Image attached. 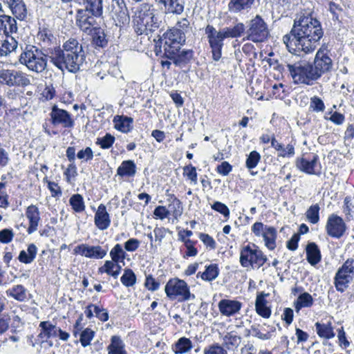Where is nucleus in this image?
<instances>
[{
	"mask_svg": "<svg viewBox=\"0 0 354 354\" xmlns=\"http://www.w3.org/2000/svg\"><path fill=\"white\" fill-rule=\"evenodd\" d=\"M255 308L257 313L264 318H268L270 316L271 310L266 306V301L263 296L258 295L256 299Z\"/></svg>",
	"mask_w": 354,
	"mask_h": 354,
	"instance_id": "43",
	"label": "nucleus"
},
{
	"mask_svg": "<svg viewBox=\"0 0 354 354\" xmlns=\"http://www.w3.org/2000/svg\"><path fill=\"white\" fill-rule=\"evenodd\" d=\"M221 346L225 348L227 351H234L239 346L241 338L234 332H229L224 335L222 337Z\"/></svg>",
	"mask_w": 354,
	"mask_h": 354,
	"instance_id": "25",
	"label": "nucleus"
},
{
	"mask_svg": "<svg viewBox=\"0 0 354 354\" xmlns=\"http://www.w3.org/2000/svg\"><path fill=\"white\" fill-rule=\"evenodd\" d=\"M249 333L260 339L266 340L269 339L271 337V335L270 333H263L260 331L259 327L257 326H252L251 328L249 330Z\"/></svg>",
	"mask_w": 354,
	"mask_h": 354,
	"instance_id": "63",
	"label": "nucleus"
},
{
	"mask_svg": "<svg viewBox=\"0 0 354 354\" xmlns=\"http://www.w3.org/2000/svg\"><path fill=\"white\" fill-rule=\"evenodd\" d=\"M287 68L295 84L312 86L319 79L313 65L306 60H300L293 64L288 63Z\"/></svg>",
	"mask_w": 354,
	"mask_h": 354,
	"instance_id": "5",
	"label": "nucleus"
},
{
	"mask_svg": "<svg viewBox=\"0 0 354 354\" xmlns=\"http://www.w3.org/2000/svg\"><path fill=\"white\" fill-rule=\"evenodd\" d=\"M52 48L40 50L34 46H26L21 54L19 61L22 64L35 73H40L44 71L47 66V60L49 59L48 53Z\"/></svg>",
	"mask_w": 354,
	"mask_h": 354,
	"instance_id": "4",
	"label": "nucleus"
},
{
	"mask_svg": "<svg viewBox=\"0 0 354 354\" xmlns=\"http://www.w3.org/2000/svg\"><path fill=\"white\" fill-rule=\"evenodd\" d=\"M170 215V211L162 205L157 206L153 211V216L155 218L163 220Z\"/></svg>",
	"mask_w": 354,
	"mask_h": 354,
	"instance_id": "61",
	"label": "nucleus"
},
{
	"mask_svg": "<svg viewBox=\"0 0 354 354\" xmlns=\"http://www.w3.org/2000/svg\"><path fill=\"white\" fill-rule=\"evenodd\" d=\"M165 55L167 58L173 60L175 65L183 66L192 59L193 51L192 50H180V47L173 48V49L166 50Z\"/></svg>",
	"mask_w": 354,
	"mask_h": 354,
	"instance_id": "17",
	"label": "nucleus"
},
{
	"mask_svg": "<svg viewBox=\"0 0 354 354\" xmlns=\"http://www.w3.org/2000/svg\"><path fill=\"white\" fill-rule=\"evenodd\" d=\"M15 234L11 229H3L0 231V242L2 243H10L13 238Z\"/></svg>",
	"mask_w": 354,
	"mask_h": 354,
	"instance_id": "62",
	"label": "nucleus"
},
{
	"mask_svg": "<svg viewBox=\"0 0 354 354\" xmlns=\"http://www.w3.org/2000/svg\"><path fill=\"white\" fill-rule=\"evenodd\" d=\"M164 50L173 48H180L185 44L186 37L183 32H180L175 28L170 29L164 34Z\"/></svg>",
	"mask_w": 354,
	"mask_h": 354,
	"instance_id": "18",
	"label": "nucleus"
},
{
	"mask_svg": "<svg viewBox=\"0 0 354 354\" xmlns=\"http://www.w3.org/2000/svg\"><path fill=\"white\" fill-rule=\"evenodd\" d=\"M211 207L212 209L223 215V216L227 219L229 218L230 213V209L224 203L219 201H216L212 205H211Z\"/></svg>",
	"mask_w": 354,
	"mask_h": 354,
	"instance_id": "58",
	"label": "nucleus"
},
{
	"mask_svg": "<svg viewBox=\"0 0 354 354\" xmlns=\"http://www.w3.org/2000/svg\"><path fill=\"white\" fill-rule=\"evenodd\" d=\"M254 3V0H230L228 10L232 13H239L248 11Z\"/></svg>",
	"mask_w": 354,
	"mask_h": 354,
	"instance_id": "26",
	"label": "nucleus"
},
{
	"mask_svg": "<svg viewBox=\"0 0 354 354\" xmlns=\"http://www.w3.org/2000/svg\"><path fill=\"white\" fill-rule=\"evenodd\" d=\"M269 35L268 25L259 15H257L248 21L243 40H249L254 43L264 42Z\"/></svg>",
	"mask_w": 354,
	"mask_h": 354,
	"instance_id": "8",
	"label": "nucleus"
},
{
	"mask_svg": "<svg viewBox=\"0 0 354 354\" xmlns=\"http://www.w3.org/2000/svg\"><path fill=\"white\" fill-rule=\"evenodd\" d=\"M69 203L75 212H82L85 209L84 198L81 194H73L69 199Z\"/></svg>",
	"mask_w": 354,
	"mask_h": 354,
	"instance_id": "47",
	"label": "nucleus"
},
{
	"mask_svg": "<svg viewBox=\"0 0 354 354\" xmlns=\"http://www.w3.org/2000/svg\"><path fill=\"white\" fill-rule=\"evenodd\" d=\"M315 326L317 333L320 337L328 339L335 337V334L330 322L326 323L316 322Z\"/></svg>",
	"mask_w": 354,
	"mask_h": 354,
	"instance_id": "36",
	"label": "nucleus"
},
{
	"mask_svg": "<svg viewBox=\"0 0 354 354\" xmlns=\"http://www.w3.org/2000/svg\"><path fill=\"white\" fill-rule=\"evenodd\" d=\"M306 250L307 261L311 266H315L321 261V252L315 243H309Z\"/></svg>",
	"mask_w": 354,
	"mask_h": 354,
	"instance_id": "30",
	"label": "nucleus"
},
{
	"mask_svg": "<svg viewBox=\"0 0 354 354\" xmlns=\"http://www.w3.org/2000/svg\"><path fill=\"white\" fill-rule=\"evenodd\" d=\"M94 222L100 230H105L110 226L111 218L104 205L100 204L98 206L95 214Z\"/></svg>",
	"mask_w": 354,
	"mask_h": 354,
	"instance_id": "20",
	"label": "nucleus"
},
{
	"mask_svg": "<svg viewBox=\"0 0 354 354\" xmlns=\"http://www.w3.org/2000/svg\"><path fill=\"white\" fill-rule=\"evenodd\" d=\"M17 47V41L12 37L0 34V56H6Z\"/></svg>",
	"mask_w": 354,
	"mask_h": 354,
	"instance_id": "24",
	"label": "nucleus"
},
{
	"mask_svg": "<svg viewBox=\"0 0 354 354\" xmlns=\"http://www.w3.org/2000/svg\"><path fill=\"white\" fill-rule=\"evenodd\" d=\"M109 9L117 26H124L129 23V16L123 0H111Z\"/></svg>",
	"mask_w": 354,
	"mask_h": 354,
	"instance_id": "12",
	"label": "nucleus"
},
{
	"mask_svg": "<svg viewBox=\"0 0 354 354\" xmlns=\"http://www.w3.org/2000/svg\"><path fill=\"white\" fill-rule=\"evenodd\" d=\"M310 109L315 112H323L325 110V105L320 97L313 96L310 98Z\"/></svg>",
	"mask_w": 354,
	"mask_h": 354,
	"instance_id": "56",
	"label": "nucleus"
},
{
	"mask_svg": "<svg viewBox=\"0 0 354 354\" xmlns=\"http://www.w3.org/2000/svg\"><path fill=\"white\" fill-rule=\"evenodd\" d=\"M107 248L100 245H89L82 243L76 246L73 250L74 254H80L89 259H103L107 254Z\"/></svg>",
	"mask_w": 354,
	"mask_h": 354,
	"instance_id": "13",
	"label": "nucleus"
},
{
	"mask_svg": "<svg viewBox=\"0 0 354 354\" xmlns=\"http://www.w3.org/2000/svg\"><path fill=\"white\" fill-rule=\"evenodd\" d=\"M346 224L340 216L332 214H330L326 224V230L328 236L333 238H340L346 232Z\"/></svg>",
	"mask_w": 354,
	"mask_h": 354,
	"instance_id": "14",
	"label": "nucleus"
},
{
	"mask_svg": "<svg viewBox=\"0 0 354 354\" xmlns=\"http://www.w3.org/2000/svg\"><path fill=\"white\" fill-rule=\"evenodd\" d=\"M75 2L84 6V10H90L93 15L100 16L102 14V0H75Z\"/></svg>",
	"mask_w": 354,
	"mask_h": 354,
	"instance_id": "32",
	"label": "nucleus"
},
{
	"mask_svg": "<svg viewBox=\"0 0 354 354\" xmlns=\"http://www.w3.org/2000/svg\"><path fill=\"white\" fill-rule=\"evenodd\" d=\"M319 157L313 154L312 159L308 160L304 157L298 158L295 161L296 167L308 174H315V168L317 164Z\"/></svg>",
	"mask_w": 354,
	"mask_h": 354,
	"instance_id": "21",
	"label": "nucleus"
},
{
	"mask_svg": "<svg viewBox=\"0 0 354 354\" xmlns=\"http://www.w3.org/2000/svg\"><path fill=\"white\" fill-rule=\"evenodd\" d=\"M136 173V165L133 160H124L117 169V174L121 177H133Z\"/></svg>",
	"mask_w": 354,
	"mask_h": 354,
	"instance_id": "34",
	"label": "nucleus"
},
{
	"mask_svg": "<svg viewBox=\"0 0 354 354\" xmlns=\"http://www.w3.org/2000/svg\"><path fill=\"white\" fill-rule=\"evenodd\" d=\"M95 335V332L91 329L87 328L84 329L80 333V341L84 347L87 346L90 344L91 341L93 339Z\"/></svg>",
	"mask_w": 354,
	"mask_h": 354,
	"instance_id": "55",
	"label": "nucleus"
},
{
	"mask_svg": "<svg viewBox=\"0 0 354 354\" xmlns=\"http://www.w3.org/2000/svg\"><path fill=\"white\" fill-rule=\"evenodd\" d=\"M204 354H227V352L221 344L215 343L206 347Z\"/></svg>",
	"mask_w": 354,
	"mask_h": 354,
	"instance_id": "57",
	"label": "nucleus"
},
{
	"mask_svg": "<svg viewBox=\"0 0 354 354\" xmlns=\"http://www.w3.org/2000/svg\"><path fill=\"white\" fill-rule=\"evenodd\" d=\"M352 279V275L337 270L334 278V283L337 290L343 292L348 287Z\"/></svg>",
	"mask_w": 354,
	"mask_h": 354,
	"instance_id": "27",
	"label": "nucleus"
},
{
	"mask_svg": "<svg viewBox=\"0 0 354 354\" xmlns=\"http://www.w3.org/2000/svg\"><path fill=\"white\" fill-rule=\"evenodd\" d=\"M218 307L222 315L231 317L239 312L242 303L237 300L223 299L218 302Z\"/></svg>",
	"mask_w": 354,
	"mask_h": 354,
	"instance_id": "19",
	"label": "nucleus"
},
{
	"mask_svg": "<svg viewBox=\"0 0 354 354\" xmlns=\"http://www.w3.org/2000/svg\"><path fill=\"white\" fill-rule=\"evenodd\" d=\"M319 209L320 207L318 204L313 205L307 209L306 216L310 223L316 224L319 222Z\"/></svg>",
	"mask_w": 354,
	"mask_h": 354,
	"instance_id": "49",
	"label": "nucleus"
},
{
	"mask_svg": "<svg viewBox=\"0 0 354 354\" xmlns=\"http://www.w3.org/2000/svg\"><path fill=\"white\" fill-rule=\"evenodd\" d=\"M353 209L354 205L352 203L351 197L346 196L344 200L343 212L347 221L353 219Z\"/></svg>",
	"mask_w": 354,
	"mask_h": 354,
	"instance_id": "53",
	"label": "nucleus"
},
{
	"mask_svg": "<svg viewBox=\"0 0 354 354\" xmlns=\"http://www.w3.org/2000/svg\"><path fill=\"white\" fill-rule=\"evenodd\" d=\"M0 82L8 86L26 87L31 84L28 75L15 69L0 71Z\"/></svg>",
	"mask_w": 354,
	"mask_h": 354,
	"instance_id": "10",
	"label": "nucleus"
},
{
	"mask_svg": "<svg viewBox=\"0 0 354 354\" xmlns=\"http://www.w3.org/2000/svg\"><path fill=\"white\" fill-rule=\"evenodd\" d=\"M135 31L138 35H149L157 30L160 24L151 5L142 4L133 18Z\"/></svg>",
	"mask_w": 354,
	"mask_h": 354,
	"instance_id": "3",
	"label": "nucleus"
},
{
	"mask_svg": "<svg viewBox=\"0 0 354 354\" xmlns=\"http://www.w3.org/2000/svg\"><path fill=\"white\" fill-rule=\"evenodd\" d=\"M26 215L29 221V227L27 232L30 234L37 230V226L40 221L39 209L35 205H30L27 208Z\"/></svg>",
	"mask_w": 354,
	"mask_h": 354,
	"instance_id": "22",
	"label": "nucleus"
},
{
	"mask_svg": "<svg viewBox=\"0 0 354 354\" xmlns=\"http://www.w3.org/2000/svg\"><path fill=\"white\" fill-rule=\"evenodd\" d=\"M183 175L187 176V178L194 184H197V172L196 167L191 164L184 167Z\"/></svg>",
	"mask_w": 354,
	"mask_h": 354,
	"instance_id": "59",
	"label": "nucleus"
},
{
	"mask_svg": "<svg viewBox=\"0 0 354 354\" xmlns=\"http://www.w3.org/2000/svg\"><path fill=\"white\" fill-rule=\"evenodd\" d=\"M113 122L114 127L123 133H128L133 128V119L127 116L116 115L114 117Z\"/></svg>",
	"mask_w": 354,
	"mask_h": 354,
	"instance_id": "29",
	"label": "nucleus"
},
{
	"mask_svg": "<svg viewBox=\"0 0 354 354\" xmlns=\"http://www.w3.org/2000/svg\"><path fill=\"white\" fill-rule=\"evenodd\" d=\"M267 257L254 243H249L241 248L239 262L242 267L249 269H259L267 261Z\"/></svg>",
	"mask_w": 354,
	"mask_h": 354,
	"instance_id": "6",
	"label": "nucleus"
},
{
	"mask_svg": "<svg viewBox=\"0 0 354 354\" xmlns=\"http://www.w3.org/2000/svg\"><path fill=\"white\" fill-rule=\"evenodd\" d=\"M192 341L185 337H180L173 346L172 351L175 354H184L192 348Z\"/></svg>",
	"mask_w": 354,
	"mask_h": 354,
	"instance_id": "38",
	"label": "nucleus"
},
{
	"mask_svg": "<svg viewBox=\"0 0 354 354\" xmlns=\"http://www.w3.org/2000/svg\"><path fill=\"white\" fill-rule=\"evenodd\" d=\"M93 44L99 47H105L108 44V40L106 38V35L104 30L100 28H96L93 30Z\"/></svg>",
	"mask_w": 354,
	"mask_h": 354,
	"instance_id": "46",
	"label": "nucleus"
},
{
	"mask_svg": "<svg viewBox=\"0 0 354 354\" xmlns=\"http://www.w3.org/2000/svg\"><path fill=\"white\" fill-rule=\"evenodd\" d=\"M162 6L165 12L180 15L184 10L185 1L184 0H167Z\"/></svg>",
	"mask_w": 354,
	"mask_h": 354,
	"instance_id": "37",
	"label": "nucleus"
},
{
	"mask_svg": "<svg viewBox=\"0 0 354 354\" xmlns=\"http://www.w3.org/2000/svg\"><path fill=\"white\" fill-rule=\"evenodd\" d=\"M218 275V268L216 264H211L206 266V269L203 272H198L197 277L199 276L205 281H212L215 279Z\"/></svg>",
	"mask_w": 354,
	"mask_h": 354,
	"instance_id": "44",
	"label": "nucleus"
},
{
	"mask_svg": "<svg viewBox=\"0 0 354 354\" xmlns=\"http://www.w3.org/2000/svg\"><path fill=\"white\" fill-rule=\"evenodd\" d=\"M109 254L111 259L116 263H118L119 262L124 261L126 253L122 249L121 245L118 243L111 249Z\"/></svg>",
	"mask_w": 354,
	"mask_h": 354,
	"instance_id": "50",
	"label": "nucleus"
},
{
	"mask_svg": "<svg viewBox=\"0 0 354 354\" xmlns=\"http://www.w3.org/2000/svg\"><path fill=\"white\" fill-rule=\"evenodd\" d=\"M224 36L227 38H238L245 34V26L242 22H236L233 26L225 27L221 29Z\"/></svg>",
	"mask_w": 354,
	"mask_h": 354,
	"instance_id": "33",
	"label": "nucleus"
},
{
	"mask_svg": "<svg viewBox=\"0 0 354 354\" xmlns=\"http://www.w3.org/2000/svg\"><path fill=\"white\" fill-rule=\"evenodd\" d=\"M205 32L212 49V58L214 61H218L222 55L223 40L226 37L222 30H216L213 26L209 24L205 27Z\"/></svg>",
	"mask_w": 354,
	"mask_h": 354,
	"instance_id": "9",
	"label": "nucleus"
},
{
	"mask_svg": "<svg viewBox=\"0 0 354 354\" xmlns=\"http://www.w3.org/2000/svg\"><path fill=\"white\" fill-rule=\"evenodd\" d=\"M160 282L157 281L151 274L146 275V279L145 281V286L149 290L154 292L159 289Z\"/></svg>",
	"mask_w": 354,
	"mask_h": 354,
	"instance_id": "60",
	"label": "nucleus"
},
{
	"mask_svg": "<svg viewBox=\"0 0 354 354\" xmlns=\"http://www.w3.org/2000/svg\"><path fill=\"white\" fill-rule=\"evenodd\" d=\"M39 327L41 328L38 337L41 339H48L50 337H55L58 335L59 328L55 325L52 324L49 322H41L39 324Z\"/></svg>",
	"mask_w": 354,
	"mask_h": 354,
	"instance_id": "31",
	"label": "nucleus"
},
{
	"mask_svg": "<svg viewBox=\"0 0 354 354\" xmlns=\"http://www.w3.org/2000/svg\"><path fill=\"white\" fill-rule=\"evenodd\" d=\"M323 34L318 20L310 15H303L295 19L290 33L283 36V41L291 53H309L315 50Z\"/></svg>",
	"mask_w": 354,
	"mask_h": 354,
	"instance_id": "1",
	"label": "nucleus"
},
{
	"mask_svg": "<svg viewBox=\"0 0 354 354\" xmlns=\"http://www.w3.org/2000/svg\"><path fill=\"white\" fill-rule=\"evenodd\" d=\"M338 270L349 275L354 274V260L347 259Z\"/></svg>",
	"mask_w": 354,
	"mask_h": 354,
	"instance_id": "64",
	"label": "nucleus"
},
{
	"mask_svg": "<svg viewBox=\"0 0 354 354\" xmlns=\"http://www.w3.org/2000/svg\"><path fill=\"white\" fill-rule=\"evenodd\" d=\"M107 346L108 354H127L125 344L120 336L113 335Z\"/></svg>",
	"mask_w": 354,
	"mask_h": 354,
	"instance_id": "28",
	"label": "nucleus"
},
{
	"mask_svg": "<svg viewBox=\"0 0 354 354\" xmlns=\"http://www.w3.org/2000/svg\"><path fill=\"white\" fill-rule=\"evenodd\" d=\"M37 37L44 46L43 49H46V47L53 43V41L55 39L51 31L46 28L40 30Z\"/></svg>",
	"mask_w": 354,
	"mask_h": 354,
	"instance_id": "48",
	"label": "nucleus"
},
{
	"mask_svg": "<svg viewBox=\"0 0 354 354\" xmlns=\"http://www.w3.org/2000/svg\"><path fill=\"white\" fill-rule=\"evenodd\" d=\"M277 236V232L275 227L272 226H269L266 228V231L264 232L262 237L263 238V241L265 242V245L270 250H273L275 249L276 239Z\"/></svg>",
	"mask_w": 354,
	"mask_h": 354,
	"instance_id": "35",
	"label": "nucleus"
},
{
	"mask_svg": "<svg viewBox=\"0 0 354 354\" xmlns=\"http://www.w3.org/2000/svg\"><path fill=\"white\" fill-rule=\"evenodd\" d=\"M313 304V298L308 292H303L299 295L294 302L296 312H299L303 308H310Z\"/></svg>",
	"mask_w": 354,
	"mask_h": 354,
	"instance_id": "41",
	"label": "nucleus"
},
{
	"mask_svg": "<svg viewBox=\"0 0 354 354\" xmlns=\"http://www.w3.org/2000/svg\"><path fill=\"white\" fill-rule=\"evenodd\" d=\"M168 207L169 211H170V214L176 219H178L183 214V207L180 200L175 201V202L171 204H168Z\"/></svg>",
	"mask_w": 354,
	"mask_h": 354,
	"instance_id": "54",
	"label": "nucleus"
},
{
	"mask_svg": "<svg viewBox=\"0 0 354 354\" xmlns=\"http://www.w3.org/2000/svg\"><path fill=\"white\" fill-rule=\"evenodd\" d=\"M95 17L90 10L80 9L76 15V25L82 31L91 34L97 28Z\"/></svg>",
	"mask_w": 354,
	"mask_h": 354,
	"instance_id": "16",
	"label": "nucleus"
},
{
	"mask_svg": "<svg viewBox=\"0 0 354 354\" xmlns=\"http://www.w3.org/2000/svg\"><path fill=\"white\" fill-rule=\"evenodd\" d=\"M6 294L19 301H24L28 299L27 290L21 285H17L8 289Z\"/></svg>",
	"mask_w": 354,
	"mask_h": 354,
	"instance_id": "42",
	"label": "nucleus"
},
{
	"mask_svg": "<svg viewBox=\"0 0 354 354\" xmlns=\"http://www.w3.org/2000/svg\"><path fill=\"white\" fill-rule=\"evenodd\" d=\"M0 29L3 30L4 32L9 33L16 32L17 27L16 21L14 18L1 14L0 15Z\"/></svg>",
	"mask_w": 354,
	"mask_h": 354,
	"instance_id": "39",
	"label": "nucleus"
},
{
	"mask_svg": "<svg viewBox=\"0 0 354 354\" xmlns=\"http://www.w3.org/2000/svg\"><path fill=\"white\" fill-rule=\"evenodd\" d=\"M51 122L53 125H62L64 128L71 129L75 125L71 115L66 110L58 108L54 105L50 113Z\"/></svg>",
	"mask_w": 354,
	"mask_h": 354,
	"instance_id": "15",
	"label": "nucleus"
},
{
	"mask_svg": "<svg viewBox=\"0 0 354 354\" xmlns=\"http://www.w3.org/2000/svg\"><path fill=\"white\" fill-rule=\"evenodd\" d=\"M37 253V246L34 243H31L28 246L27 251L21 250L20 252L18 259L21 263H30L35 259Z\"/></svg>",
	"mask_w": 354,
	"mask_h": 354,
	"instance_id": "40",
	"label": "nucleus"
},
{
	"mask_svg": "<svg viewBox=\"0 0 354 354\" xmlns=\"http://www.w3.org/2000/svg\"><path fill=\"white\" fill-rule=\"evenodd\" d=\"M120 281L126 287H131L136 283V276L132 270L125 269Z\"/></svg>",
	"mask_w": 354,
	"mask_h": 354,
	"instance_id": "51",
	"label": "nucleus"
},
{
	"mask_svg": "<svg viewBox=\"0 0 354 354\" xmlns=\"http://www.w3.org/2000/svg\"><path fill=\"white\" fill-rule=\"evenodd\" d=\"M328 53L327 46L323 45L315 55L313 65L319 79L324 73L330 71L333 68V61Z\"/></svg>",
	"mask_w": 354,
	"mask_h": 354,
	"instance_id": "11",
	"label": "nucleus"
},
{
	"mask_svg": "<svg viewBox=\"0 0 354 354\" xmlns=\"http://www.w3.org/2000/svg\"><path fill=\"white\" fill-rule=\"evenodd\" d=\"M114 142L115 137L110 133H106L104 136L97 138L95 144L103 149H107L112 147Z\"/></svg>",
	"mask_w": 354,
	"mask_h": 354,
	"instance_id": "52",
	"label": "nucleus"
},
{
	"mask_svg": "<svg viewBox=\"0 0 354 354\" xmlns=\"http://www.w3.org/2000/svg\"><path fill=\"white\" fill-rule=\"evenodd\" d=\"M261 160V155L257 151H252L250 153L246 158L245 165L248 170L250 171V174L254 176L257 174V172L253 171V169L257 167L258 163Z\"/></svg>",
	"mask_w": 354,
	"mask_h": 354,
	"instance_id": "45",
	"label": "nucleus"
},
{
	"mask_svg": "<svg viewBox=\"0 0 354 354\" xmlns=\"http://www.w3.org/2000/svg\"><path fill=\"white\" fill-rule=\"evenodd\" d=\"M165 292L169 299H176L179 302L195 299V295L190 292L187 283L178 278L170 279L165 286Z\"/></svg>",
	"mask_w": 354,
	"mask_h": 354,
	"instance_id": "7",
	"label": "nucleus"
},
{
	"mask_svg": "<svg viewBox=\"0 0 354 354\" xmlns=\"http://www.w3.org/2000/svg\"><path fill=\"white\" fill-rule=\"evenodd\" d=\"M50 62L62 71L67 70L75 73L83 64L85 55L81 44L75 39H70L60 47L52 48L48 55Z\"/></svg>",
	"mask_w": 354,
	"mask_h": 354,
	"instance_id": "2",
	"label": "nucleus"
},
{
	"mask_svg": "<svg viewBox=\"0 0 354 354\" xmlns=\"http://www.w3.org/2000/svg\"><path fill=\"white\" fill-rule=\"evenodd\" d=\"M271 146L277 151L278 157L291 158L294 156L295 153V145L289 143L284 147V145L279 142L275 138H272Z\"/></svg>",
	"mask_w": 354,
	"mask_h": 354,
	"instance_id": "23",
	"label": "nucleus"
}]
</instances>
